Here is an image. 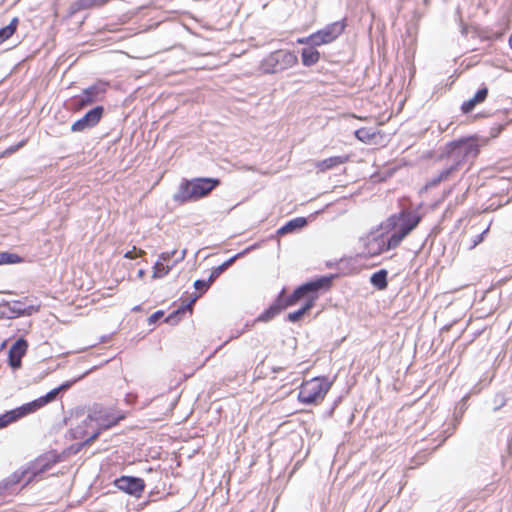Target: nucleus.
<instances>
[{
  "label": "nucleus",
  "instance_id": "f257e3e1",
  "mask_svg": "<svg viewBox=\"0 0 512 512\" xmlns=\"http://www.w3.org/2000/svg\"><path fill=\"white\" fill-rule=\"evenodd\" d=\"M420 216L417 213L402 210L398 214L391 215L381 229L385 230V243L388 250L400 245L402 240L418 225Z\"/></svg>",
  "mask_w": 512,
  "mask_h": 512
},
{
  "label": "nucleus",
  "instance_id": "f03ea898",
  "mask_svg": "<svg viewBox=\"0 0 512 512\" xmlns=\"http://www.w3.org/2000/svg\"><path fill=\"white\" fill-rule=\"evenodd\" d=\"M220 183V179L212 177L183 179L173 195V200L180 204L197 201L209 195Z\"/></svg>",
  "mask_w": 512,
  "mask_h": 512
},
{
  "label": "nucleus",
  "instance_id": "7ed1b4c3",
  "mask_svg": "<svg viewBox=\"0 0 512 512\" xmlns=\"http://www.w3.org/2000/svg\"><path fill=\"white\" fill-rule=\"evenodd\" d=\"M298 64V57L294 51L279 49L269 53L264 57L259 70L263 74H278L288 70Z\"/></svg>",
  "mask_w": 512,
  "mask_h": 512
},
{
  "label": "nucleus",
  "instance_id": "20e7f679",
  "mask_svg": "<svg viewBox=\"0 0 512 512\" xmlns=\"http://www.w3.org/2000/svg\"><path fill=\"white\" fill-rule=\"evenodd\" d=\"M331 384L326 377H315L306 381L299 389L298 400L305 405L317 404L325 398Z\"/></svg>",
  "mask_w": 512,
  "mask_h": 512
},
{
  "label": "nucleus",
  "instance_id": "39448f33",
  "mask_svg": "<svg viewBox=\"0 0 512 512\" xmlns=\"http://www.w3.org/2000/svg\"><path fill=\"white\" fill-rule=\"evenodd\" d=\"M478 152V145L471 138L450 143V162H454L453 166L450 165V172L463 162L474 159Z\"/></svg>",
  "mask_w": 512,
  "mask_h": 512
},
{
  "label": "nucleus",
  "instance_id": "423d86ee",
  "mask_svg": "<svg viewBox=\"0 0 512 512\" xmlns=\"http://www.w3.org/2000/svg\"><path fill=\"white\" fill-rule=\"evenodd\" d=\"M108 84L98 81L95 84L85 88L82 93L74 97V104L78 109H82L102 99L107 91Z\"/></svg>",
  "mask_w": 512,
  "mask_h": 512
},
{
  "label": "nucleus",
  "instance_id": "0eeeda50",
  "mask_svg": "<svg viewBox=\"0 0 512 512\" xmlns=\"http://www.w3.org/2000/svg\"><path fill=\"white\" fill-rule=\"evenodd\" d=\"M337 276V274L323 275L303 283L308 295L306 302H311L313 307L319 297V293L329 290Z\"/></svg>",
  "mask_w": 512,
  "mask_h": 512
},
{
  "label": "nucleus",
  "instance_id": "6e6552de",
  "mask_svg": "<svg viewBox=\"0 0 512 512\" xmlns=\"http://www.w3.org/2000/svg\"><path fill=\"white\" fill-rule=\"evenodd\" d=\"M113 484L120 491L135 498H140L146 487L145 481L142 478L126 475L116 478Z\"/></svg>",
  "mask_w": 512,
  "mask_h": 512
},
{
  "label": "nucleus",
  "instance_id": "1a4fd4ad",
  "mask_svg": "<svg viewBox=\"0 0 512 512\" xmlns=\"http://www.w3.org/2000/svg\"><path fill=\"white\" fill-rule=\"evenodd\" d=\"M345 24L342 21H336L326 25L323 29L313 33L317 46L329 44L337 39L344 31Z\"/></svg>",
  "mask_w": 512,
  "mask_h": 512
},
{
  "label": "nucleus",
  "instance_id": "9d476101",
  "mask_svg": "<svg viewBox=\"0 0 512 512\" xmlns=\"http://www.w3.org/2000/svg\"><path fill=\"white\" fill-rule=\"evenodd\" d=\"M104 113L103 106H95L84 114L83 117L75 121L71 126L72 132H82L86 129L95 127L101 120Z\"/></svg>",
  "mask_w": 512,
  "mask_h": 512
},
{
  "label": "nucleus",
  "instance_id": "9b49d317",
  "mask_svg": "<svg viewBox=\"0 0 512 512\" xmlns=\"http://www.w3.org/2000/svg\"><path fill=\"white\" fill-rule=\"evenodd\" d=\"M56 463V459H49L47 456H41L35 462L30 463L24 470H29V477L27 478L23 487L31 483L36 477L49 470L52 465Z\"/></svg>",
  "mask_w": 512,
  "mask_h": 512
},
{
  "label": "nucleus",
  "instance_id": "f8f14e48",
  "mask_svg": "<svg viewBox=\"0 0 512 512\" xmlns=\"http://www.w3.org/2000/svg\"><path fill=\"white\" fill-rule=\"evenodd\" d=\"M57 395L58 394H57L56 390L52 389L44 396H41L32 402L26 403V404L16 408V411L19 413L20 418H22L30 413L35 412L36 410L45 406L46 404L54 401L56 399Z\"/></svg>",
  "mask_w": 512,
  "mask_h": 512
},
{
  "label": "nucleus",
  "instance_id": "ddd939ff",
  "mask_svg": "<svg viewBox=\"0 0 512 512\" xmlns=\"http://www.w3.org/2000/svg\"><path fill=\"white\" fill-rule=\"evenodd\" d=\"M28 343L24 338L17 339L8 352V364L12 369H19L22 364V357L26 354Z\"/></svg>",
  "mask_w": 512,
  "mask_h": 512
},
{
  "label": "nucleus",
  "instance_id": "4468645a",
  "mask_svg": "<svg viewBox=\"0 0 512 512\" xmlns=\"http://www.w3.org/2000/svg\"><path fill=\"white\" fill-rule=\"evenodd\" d=\"M365 250L369 256H376V255L381 254L384 251H387L388 248H386L385 234L384 233H381V234L371 233L367 237V242L365 244Z\"/></svg>",
  "mask_w": 512,
  "mask_h": 512
},
{
  "label": "nucleus",
  "instance_id": "2eb2a0df",
  "mask_svg": "<svg viewBox=\"0 0 512 512\" xmlns=\"http://www.w3.org/2000/svg\"><path fill=\"white\" fill-rule=\"evenodd\" d=\"M29 473V470L24 468L16 470L10 476L0 481V495H3L6 491L11 490L15 485L21 482Z\"/></svg>",
  "mask_w": 512,
  "mask_h": 512
},
{
  "label": "nucleus",
  "instance_id": "dca6fc26",
  "mask_svg": "<svg viewBox=\"0 0 512 512\" xmlns=\"http://www.w3.org/2000/svg\"><path fill=\"white\" fill-rule=\"evenodd\" d=\"M488 95V89L486 87L481 88L477 91V93L470 98L469 100L465 101L462 106L461 110L463 113H469L471 112L477 104H480L485 101Z\"/></svg>",
  "mask_w": 512,
  "mask_h": 512
},
{
  "label": "nucleus",
  "instance_id": "f3484780",
  "mask_svg": "<svg viewBox=\"0 0 512 512\" xmlns=\"http://www.w3.org/2000/svg\"><path fill=\"white\" fill-rule=\"evenodd\" d=\"M87 420L95 421L99 426L104 428H110L118 423V419H114L112 421H107L103 417V411L99 406H94L93 409L87 416Z\"/></svg>",
  "mask_w": 512,
  "mask_h": 512
},
{
  "label": "nucleus",
  "instance_id": "a211bd4d",
  "mask_svg": "<svg viewBox=\"0 0 512 512\" xmlns=\"http://www.w3.org/2000/svg\"><path fill=\"white\" fill-rule=\"evenodd\" d=\"M348 160H349V156H347V155L332 156V157H329L322 161L317 162L316 167L320 171L324 172L326 170L340 166V165L346 163Z\"/></svg>",
  "mask_w": 512,
  "mask_h": 512
},
{
  "label": "nucleus",
  "instance_id": "6ab92c4d",
  "mask_svg": "<svg viewBox=\"0 0 512 512\" xmlns=\"http://www.w3.org/2000/svg\"><path fill=\"white\" fill-rule=\"evenodd\" d=\"M306 224H307V219L305 217L294 218V219L288 221L282 227H280L277 230V234L285 235V234H288L291 232H295V231L303 228Z\"/></svg>",
  "mask_w": 512,
  "mask_h": 512
},
{
  "label": "nucleus",
  "instance_id": "aec40b11",
  "mask_svg": "<svg viewBox=\"0 0 512 512\" xmlns=\"http://www.w3.org/2000/svg\"><path fill=\"white\" fill-rule=\"evenodd\" d=\"M320 60V53L315 47H305L301 50V61L306 67L315 65Z\"/></svg>",
  "mask_w": 512,
  "mask_h": 512
},
{
  "label": "nucleus",
  "instance_id": "412c9836",
  "mask_svg": "<svg viewBox=\"0 0 512 512\" xmlns=\"http://www.w3.org/2000/svg\"><path fill=\"white\" fill-rule=\"evenodd\" d=\"M370 283L378 290H385L388 286V271L380 269L374 272L370 277Z\"/></svg>",
  "mask_w": 512,
  "mask_h": 512
},
{
  "label": "nucleus",
  "instance_id": "4be33fe9",
  "mask_svg": "<svg viewBox=\"0 0 512 512\" xmlns=\"http://www.w3.org/2000/svg\"><path fill=\"white\" fill-rule=\"evenodd\" d=\"M18 24V17H14L8 25L0 29V45L16 32Z\"/></svg>",
  "mask_w": 512,
  "mask_h": 512
},
{
  "label": "nucleus",
  "instance_id": "5701e85b",
  "mask_svg": "<svg viewBox=\"0 0 512 512\" xmlns=\"http://www.w3.org/2000/svg\"><path fill=\"white\" fill-rule=\"evenodd\" d=\"M281 307L278 304H271L267 309H265L257 318L258 322H269L275 316H277L281 312Z\"/></svg>",
  "mask_w": 512,
  "mask_h": 512
},
{
  "label": "nucleus",
  "instance_id": "b1692460",
  "mask_svg": "<svg viewBox=\"0 0 512 512\" xmlns=\"http://www.w3.org/2000/svg\"><path fill=\"white\" fill-rule=\"evenodd\" d=\"M448 179V168H443L440 173L427 181L423 190L428 191L437 187L442 181Z\"/></svg>",
  "mask_w": 512,
  "mask_h": 512
},
{
  "label": "nucleus",
  "instance_id": "393cba45",
  "mask_svg": "<svg viewBox=\"0 0 512 512\" xmlns=\"http://www.w3.org/2000/svg\"><path fill=\"white\" fill-rule=\"evenodd\" d=\"M20 419L19 413L15 409L6 411L0 415V429L7 427L9 424Z\"/></svg>",
  "mask_w": 512,
  "mask_h": 512
},
{
  "label": "nucleus",
  "instance_id": "a878e982",
  "mask_svg": "<svg viewBox=\"0 0 512 512\" xmlns=\"http://www.w3.org/2000/svg\"><path fill=\"white\" fill-rule=\"evenodd\" d=\"M312 308L311 302H305V304L298 310L291 312L287 315L289 322L295 323L302 319V317Z\"/></svg>",
  "mask_w": 512,
  "mask_h": 512
},
{
  "label": "nucleus",
  "instance_id": "bb28decb",
  "mask_svg": "<svg viewBox=\"0 0 512 512\" xmlns=\"http://www.w3.org/2000/svg\"><path fill=\"white\" fill-rule=\"evenodd\" d=\"M7 307L9 314L8 318H16L21 316V310L23 309V303L20 300L13 302H6L3 304Z\"/></svg>",
  "mask_w": 512,
  "mask_h": 512
},
{
  "label": "nucleus",
  "instance_id": "cd10ccee",
  "mask_svg": "<svg viewBox=\"0 0 512 512\" xmlns=\"http://www.w3.org/2000/svg\"><path fill=\"white\" fill-rule=\"evenodd\" d=\"M172 268L173 265H164L163 261L158 260L153 267V278H162L166 276Z\"/></svg>",
  "mask_w": 512,
  "mask_h": 512
},
{
  "label": "nucleus",
  "instance_id": "c85d7f7f",
  "mask_svg": "<svg viewBox=\"0 0 512 512\" xmlns=\"http://www.w3.org/2000/svg\"><path fill=\"white\" fill-rule=\"evenodd\" d=\"M91 0H76L69 7V12L71 15L76 14L81 10L92 9Z\"/></svg>",
  "mask_w": 512,
  "mask_h": 512
},
{
  "label": "nucleus",
  "instance_id": "c756f323",
  "mask_svg": "<svg viewBox=\"0 0 512 512\" xmlns=\"http://www.w3.org/2000/svg\"><path fill=\"white\" fill-rule=\"evenodd\" d=\"M21 256L10 252H0V265L1 264H16L22 262Z\"/></svg>",
  "mask_w": 512,
  "mask_h": 512
},
{
  "label": "nucleus",
  "instance_id": "7c9ffc66",
  "mask_svg": "<svg viewBox=\"0 0 512 512\" xmlns=\"http://www.w3.org/2000/svg\"><path fill=\"white\" fill-rule=\"evenodd\" d=\"M273 304H278L279 307H281V310H284L285 308L294 305V301H290V295L285 296V289H282L281 292L278 294L277 298L274 300Z\"/></svg>",
  "mask_w": 512,
  "mask_h": 512
},
{
  "label": "nucleus",
  "instance_id": "2f4dec72",
  "mask_svg": "<svg viewBox=\"0 0 512 512\" xmlns=\"http://www.w3.org/2000/svg\"><path fill=\"white\" fill-rule=\"evenodd\" d=\"M255 247H256V245H251V246L247 247L242 252H239V253L235 254L234 256L230 257L228 260L223 262L220 265V267L225 271L226 269H228L235 262L236 259L242 257L243 255H245L249 251L253 250Z\"/></svg>",
  "mask_w": 512,
  "mask_h": 512
},
{
  "label": "nucleus",
  "instance_id": "473e14b6",
  "mask_svg": "<svg viewBox=\"0 0 512 512\" xmlns=\"http://www.w3.org/2000/svg\"><path fill=\"white\" fill-rule=\"evenodd\" d=\"M374 136L375 133L367 128H360L355 131V137L364 143L369 142Z\"/></svg>",
  "mask_w": 512,
  "mask_h": 512
},
{
  "label": "nucleus",
  "instance_id": "72a5a7b5",
  "mask_svg": "<svg viewBox=\"0 0 512 512\" xmlns=\"http://www.w3.org/2000/svg\"><path fill=\"white\" fill-rule=\"evenodd\" d=\"M306 298L308 299L307 291L304 288V284L298 286L293 293L290 295V301H294L296 304L299 300Z\"/></svg>",
  "mask_w": 512,
  "mask_h": 512
},
{
  "label": "nucleus",
  "instance_id": "f704fd0d",
  "mask_svg": "<svg viewBox=\"0 0 512 512\" xmlns=\"http://www.w3.org/2000/svg\"><path fill=\"white\" fill-rule=\"evenodd\" d=\"M212 283L213 282H210V278H208L207 280L197 279L194 282L193 286L199 292L198 295L201 296L210 288Z\"/></svg>",
  "mask_w": 512,
  "mask_h": 512
},
{
  "label": "nucleus",
  "instance_id": "c9c22d12",
  "mask_svg": "<svg viewBox=\"0 0 512 512\" xmlns=\"http://www.w3.org/2000/svg\"><path fill=\"white\" fill-rule=\"evenodd\" d=\"M182 314H184V308L179 307L165 318V322L171 325H176L180 321Z\"/></svg>",
  "mask_w": 512,
  "mask_h": 512
},
{
  "label": "nucleus",
  "instance_id": "e433bc0d",
  "mask_svg": "<svg viewBox=\"0 0 512 512\" xmlns=\"http://www.w3.org/2000/svg\"><path fill=\"white\" fill-rule=\"evenodd\" d=\"M466 398L467 397H463L461 402L454 409V419L457 422L459 421V419L462 417L466 410Z\"/></svg>",
  "mask_w": 512,
  "mask_h": 512
},
{
  "label": "nucleus",
  "instance_id": "4c0bfd02",
  "mask_svg": "<svg viewBox=\"0 0 512 512\" xmlns=\"http://www.w3.org/2000/svg\"><path fill=\"white\" fill-rule=\"evenodd\" d=\"M40 306L39 305H29L24 306L21 310V316H31L39 311Z\"/></svg>",
  "mask_w": 512,
  "mask_h": 512
},
{
  "label": "nucleus",
  "instance_id": "58836bf2",
  "mask_svg": "<svg viewBox=\"0 0 512 512\" xmlns=\"http://www.w3.org/2000/svg\"><path fill=\"white\" fill-rule=\"evenodd\" d=\"M297 43L308 45V47H316L317 46L313 34H311L307 37L299 38L297 40Z\"/></svg>",
  "mask_w": 512,
  "mask_h": 512
},
{
  "label": "nucleus",
  "instance_id": "ea45409f",
  "mask_svg": "<svg viewBox=\"0 0 512 512\" xmlns=\"http://www.w3.org/2000/svg\"><path fill=\"white\" fill-rule=\"evenodd\" d=\"M144 254L145 252L143 250H137L135 247H133L132 250H129L124 254V257L127 259H135L138 256H142Z\"/></svg>",
  "mask_w": 512,
  "mask_h": 512
},
{
  "label": "nucleus",
  "instance_id": "a19ab883",
  "mask_svg": "<svg viewBox=\"0 0 512 512\" xmlns=\"http://www.w3.org/2000/svg\"><path fill=\"white\" fill-rule=\"evenodd\" d=\"M164 316V312L162 310H158L154 312L152 315L148 318V323L155 324L157 321H159Z\"/></svg>",
  "mask_w": 512,
  "mask_h": 512
},
{
  "label": "nucleus",
  "instance_id": "79ce46f5",
  "mask_svg": "<svg viewBox=\"0 0 512 512\" xmlns=\"http://www.w3.org/2000/svg\"><path fill=\"white\" fill-rule=\"evenodd\" d=\"M223 272L224 270L220 267V265L215 267L210 273V282H214Z\"/></svg>",
  "mask_w": 512,
  "mask_h": 512
},
{
  "label": "nucleus",
  "instance_id": "37998d69",
  "mask_svg": "<svg viewBox=\"0 0 512 512\" xmlns=\"http://www.w3.org/2000/svg\"><path fill=\"white\" fill-rule=\"evenodd\" d=\"M200 296L195 294L186 304L180 306V308H184V313L186 311H192V306L193 304L196 302V300L199 298Z\"/></svg>",
  "mask_w": 512,
  "mask_h": 512
},
{
  "label": "nucleus",
  "instance_id": "c03bdc74",
  "mask_svg": "<svg viewBox=\"0 0 512 512\" xmlns=\"http://www.w3.org/2000/svg\"><path fill=\"white\" fill-rule=\"evenodd\" d=\"M177 253V250H173L171 252H163L159 256V260L163 262H168L171 260V258Z\"/></svg>",
  "mask_w": 512,
  "mask_h": 512
},
{
  "label": "nucleus",
  "instance_id": "a18cd8bd",
  "mask_svg": "<svg viewBox=\"0 0 512 512\" xmlns=\"http://www.w3.org/2000/svg\"><path fill=\"white\" fill-rule=\"evenodd\" d=\"M75 382H76V380L66 381L54 389L56 390V392L58 394L60 391H65V390L69 389Z\"/></svg>",
  "mask_w": 512,
  "mask_h": 512
},
{
  "label": "nucleus",
  "instance_id": "49530a36",
  "mask_svg": "<svg viewBox=\"0 0 512 512\" xmlns=\"http://www.w3.org/2000/svg\"><path fill=\"white\" fill-rule=\"evenodd\" d=\"M99 434H100V431H96V432H94L90 437H88V438L84 441L83 445H88V444L92 443L95 439H97V437L99 436Z\"/></svg>",
  "mask_w": 512,
  "mask_h": 512
},
{
  "label": "nucleus",
  "instance_id": "de8ad7c7",
  "mask_svg": "<svg viewBox=\"0 0 512 512\" xmlns=\"http://www.w3.org/2000/svg\"><path fill=\"white\" fill-rule=\"evenodd\" d=\"M110 0H91L93 8H98L105 5Z\"/></svg>",
  "mask_w": 512,
  "mask_h": 512
},
{
  "label": "nucleus",
  "instance_id": "09e8293b",
  "mask_svg": "<svg viewBox=\"0 0 512 512\" xmlns=\"http://www.w3.org/2000/svg\"><path fill=\"white\" fill-rule=\"evenodd\" d=\"M186 256V249L182 250L179 254V256L174 260L173 266L182 261Z\"/></svg>",
  "mask_w": 512,
  "mask_h": 512
},
{
  "label": "nucleus",
  "instance_id": "8fccbe9b",
  "mask_svg": "<svg viewBox=\"0 0 512 512\" xmlns=\"http://www.w3.org/2000/svg\"><path fill=\"white\" fill-rule=\"evenodd\" d=\"M487 232V230L483 231L481 235L477 237V240H474L473 243L470 245V249L474 248L478 243H480L483 240V235Z\"/></svg>",
  "mask_w": 512,
  "mask_h": 512
},
{
  "label": "nucleus",
  "instance_id": "3c124183",
  "mask_svg": "<svg viewBox=\"0 0 512 512\" xmlns=\"http://www.w3.org/2000/svg\"><path fill=\"white\" fill-rule=\"evenodd\" d=\"M23 145V142L19 143L17 146L15 147H11L7 150V152L11 153V152H14L18 147H21Z\"/></svg>",
  "mask_w": 512,
  "mask_h": 512
},
{
  "label": "nucleus",
  "instance_id": "603ef678",
  "mask_svg": "<svg viewBox=\"0 0 512 512\" xmlns=\"http://www.w3.org/2000/svg\"><path fill=\"white\" fill-rule=\"evenodd\" d=\"M138 275H139L140 277H141V276H143V275H144V271H143V270H139Z\"/></svg>",
  "mask_w": 512,
  "mask_h": 512
},
{
  "label": "nucleus",
  "instance_id": "864d4df0",
  "mask_svg": "<svg viewBox=\"0 0 512 512\" xmlns=\"http://www.w3.org/2000/svg\"><path fill=\"white\" fill-rule=\"evenodd\" d=\"M442 331H448V325H444Z\"/></svg>",
  "mask_w": 512,
  "mask_h": 512
},
{
  "label": "nucleus",
  "instance_id": "5fc2aeb1",
  "mask_svg": "<svg viewBox=\"0 0 512 512\" xmlns=\"http://www.w3.org/2000/svg\"><path fill=\"white\" fill-rule=\"evenodd\" d=\"M509 44H510V46H511V48H512V33H511V36H510V38H509Z\"/></svg>",
  "mask_w": 512,
  "mask_h": 512
}]
</instances>
